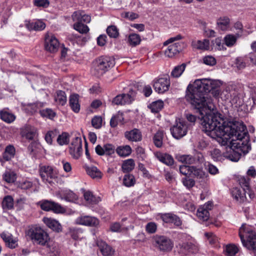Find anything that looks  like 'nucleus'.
Returning a JSON list of instances; mask_svg holds the SVG:
<instances>
[{
  "label": "nucleus",
  "mask_w": 256,
  "mask_h": 256,
  "mask_svg": "<svg viewBox=\"0 0 256 256\" xmlns=\"http://www.w3.org/2000/svg\"><path fill=\"white\" fill-rule=\"evenodd\" d=\"M202 124L208 136L216 139L222 146L230 147L226 157L230 160L238 161L242 154H246L251 149L248 130L243 123L235 122L222 124L214 118L206 117Z\"/></svg>",
  "instance_id": "obj_1"
},
{
  "label": "nucleus",
  "mask_w": 256,
  "mask_h": 256,
  "mask_svg": "<svg viewBox=\"0 0 256 256\" xmlns=\"http://www.w3.org/2000/svg\"><path fill=\"white\" fill-rule=\"evenodd\" d=\"M186 100L196 108L197 109L202 116V124L206 132V128L203 125L204 118L206 117L214 118L217 122H218L217 118L213 115L208 114L214 110V106L212 102L211 98L208 97L206 94L198 92V89L192 87L190 90L187 89L186 94Z\"/></svg>",
  "instance_id": "obj_2"
},
{
  "label": "nucleus",
  "mask_w": 256,
  "mask_h": 256,
  "mask_svg": "<svg viewBox=\"0 0 256 256\" xmlns=\"http://www.w3.org/2000/svg\"><path fill=\"white\" fill-rule=\"evenodd\" d=\"M114 65L115 60L114 58L108 56H100L93 62L92 73L96 76H100Z\"/></svg>",
  "instance_id": "obj_3"
},
{
  "label": "nucleus",
  "mask_w": 256,
  "mask_h": 256,
  "mask_svg": "<svg viewBox=\"0 0 256 256\" xmlns=\"http://www.w3.org/2000/svg\"><path fill=\"white\" fill-rule=\"evenodd\" d=\"M26 235L33 242L42 246H47L50 240L48 234L36 225L29 226L26 232Z\"/></svg>",
  "instance_id": "obj_4"
},
{
  "label": "nucleus",
  "mask_w": 256,
  "mask_h": 256,
  "mask_svg": "<svg viewBox=\"0 0 256 256\" xmlns=\"http://www.w3.org/2000/svg\"><path fill=\"white\" fill-rule=\"evenodd\" d=\"M239 236L242 245L249 250L256 252V234L247 230L246 224H242L239 230Z\"/></svg>",
  "instance_id": "obj_5"
},
{
  "label": "nucleus",
  "mask_w": 256,
  "mask_h": 256,
  "mask_svg": "<svg viewBox=\"0 0 256 256\" xmlns=\"http://www.w3.org/2000/svg\"><path fill=\"white\" fill-rule=\"evenodd\" d=\"M189 125L184 120H176L174 124L170 128L172 136L176 140H180L188 133Z\"/></svg>",
  "instance_id": "obj_6"
},
{
  "label": "nucleus",
  "mask_w": 256,
  "mask_h": 256,
  "mask_svg": "<svg viewBox=\"0 0 256 256\" xmlns=\"http://www.w3.org/2000/svg\"><path fill=\"white\" fill-rule=\"evenodd\" d=\"M39 172L41 178L45 182L51 184L53 180L58 178L57 170L50 166H40Z\"/></svg>",
  "instance_id": "obj_7"
},
{
  "label": "nucleus",
  "mask_w": 256,
  "mask_h": 256,
  "mask_svg": "<svg viewBox=\"0 0 256 256\" xmlns=\"http://www.w3.org/2000/svg\"><path fill=\"white\" fill-rule=\"evenodd\" d=\"M178 252L183 256H187L191 253H196L198 250V247L191 242L178 241L176 245Z\"/></svg>",
  "instance_id": "obj_8"
},
{
  "label": "nucleus",
  "mask_w": 256,
  "mask_h": 256,
  "mask_svg": "<svg viewBox=\"0 0 256 256\" xmlns=\"http://www.w3.org/2000/svg\"><path fill=\"white\" fill-rule=\"evenodd\" d=\"M192 87L198 89V92H200L204 94L210 92L213 88L211 82L206 79L196 80L192 84L190 83L188 84V90H190Z\"/></svg>",
  "instance_id": "obj_9"
},
{
  "label": "nucleus",
  "mask_w": 256,
  "mask_h": 256,
  "mask_svg": "<svg viewBox=\"0 0 256 256\" xmlns=\"http://www.w3.org/2000/svg\"><path fill=\"white\" fill-rule=\"evenodd\" d=\"M155 246L162 251H170L173 248V243L168 238L164 236H156L154 238Z\"/></svg>",
  "instance_id": "obj_10"
},
{
  "label": "nucleus",
  "mask_w": 256,
  "mask_h": 256,
  "mask_svg": "<svg viewBox=\"0 0 256 256\" xmlns=\"http://www.w3.org/2000/svg\"><path fill=\"white\" fill-rule=\"evenodd\" d=\"M170 84V78L167 76L155 78L152 82L153 88L158 94H163L168 91Z\"/></svg>",
  "instance_id": "obj_11"
},
{
  "label": "nucleus",
  "mask_w": 256,
  "mask_h": 256,
  "mask_svg": "<svg viewBox=\"0 0 256 256\" xmlns=\"http://www.w3.org/2000/svg\"><path fill=\"white\" fill-rule=\"evenodd\" d=\"M136 92L130 89L128 94H122L116 96L112 100V103L116 105L130 104L134 100Z\"/></svg>",
  "instance_id": "obj_12"
},
{
  "label": "nucleus",
  "mask_w": 256,
  "mask_h": 256,
  "mask_svg": "<svg viewBox=\"0 0 256 256\" xmlns=\"http://www.w3.org/2000/svg\"><path fill=\"white\" fill-rule=\"evenodd\" d=\"M45 49L50 52H56L60 47V42L52 34H46L45 36Z\"/></svg>",
  "instance_id": "obj_13"
},
{
  "label": "nucleus",
  "mask_w": 256,
  "mask_h": 256,
  "mask_svg": "<svg viewBox=\"0 0 256 256\" xmlns=\"http://www.w3.org/2000/svg\"><path fill=\"white\" fill-rule=\"evenodd\" d=\"M82 152V140L80 137L76 136L70 146V154L74 159H78Z\"/></svg>",
  "instance_id": "obj_14"
},
{
  "label": "nucleus",
  "mask_w": 256,
  "mask_h": 256,
  "mask_svg": "<svg viewBox=\"0 0 256 256\" xmlns=\"http://www.w3.org/2000/svg\"><path fill=\"white\" fill-rule=\"evenodd\" d=\"M40 208L45 211L52 210L56 213L64 212L65 210L60 204L48 200L40 202Z\"/></svg>",
  "instance_id": "obj_15"
},
{
  "label": "nucleus",
  "mask_w": 256,
  "mask_h": 256,
  "mask_svg": "<svg viewBox=\"0 0 256 256\" xmlns=\"http://www.w3.org/2000/svg\"><path fill=\"white\" fill-rule=\"evenodd\" d=\"M76 223L80 225L96 226L99 224V220L97 218L94 216H80L76 218Z\"/></svg>",
  "instance_id": "obj_16"
},
{
  "label": "nucleus",
  "mask_w": 256,
  "mask_h": 256,
  "mask_svg": "<svg viewBox=\"0 0 256 256\" xmlns=\"http://www.w3.org/2000/svg\"><path fill=\"white\" fill-rule=\"evenodd\" d=\"M0 236L8 248L14 249L18 246L17 238H14L11 234L8 232H3Z\"/></svg>",
  "instance_id": "obj_17"
},
{
  "label": "nucleus",
  "mask_w": 256,
  "mask_h": 256,
  "mask_svg": "<svg viewBox=\"0 0 256 256\" xmlns=\"http://www.w3.org/2000/svg\"><path fill=\"white\" fill-rule=\"evenodd\" d=\"M96 153L99 156H110L114 153L116 150L114 146L110 144H106L103 146L98 145L95 148Z\"/></svg>",
  "instance_id": "obj_18"
},
{
  "label": "nucleus",
  "mask_w": 256,
  "mask_h": 256,
  "mask_svg": "<svg viewBox=\"0 0 256 256\" xmlns=\"http://www.w3.org/2000/svg\"><path fill=\"white\" fill-rule=\"evenodd\" d=\"M180 174L188 176L193 174L197 176H201L202 172L200 168H198L194 166H188L186 165L180 166Z\"/></svg>",
  "instance_id": "obj_19"
},
{
  "label": "nucleus",
  "mask_w": 256,
  "mask_h": 256,
  "mask_svg": "<svg viewBox=\"0 0 256 256\" xmlns=\"http://www.w3.org/2000/svg\"><path fill=\"white\" fill-rule=\"evenodd\" d=\"M184 43L177 42L170 45L165 50V55L169 58H172L178 54L182 49Z\"/></svg>",
  "instance_id": "obj_20"
},
{
  "label": "nucleus",
  "mask_w": 256,
  "mask_h": 256,
  "mask_svg": "<svg viewBox=\"0 0 256 256\" xmlns=\"http://www.w3.org/2000/svg\"><path fill=\"white\" fill-rule=\"evenodd\" d=\"M124 135L126 138L130 142H138L142 140V132L137 128L126 131Z\"/></svg>",
  "instance_id": "obj_21"
},
{
  "label": "nucleus",
  "mask_w": 256,
  "mask_h": 256,
  "mask_svg": "<svg viewBox=\"0 0 256 256\" xmlns=\"http://www.w3.org/2000/svg\"><path fill=\"white\" fill-rule=\"evenodd\" d=\"M212 207V204L208 202L204 206L200 207L198 210L196 215L198 218L202 221L207 220L210 217L208 210H210Z\"/></svg>",
  "instance_id": "obj_22"
},
{
  "label": "nucleus",
  "mask_w": 256,
  "mask_h": 256,
  "mask_svg": "<svg viewBox=\"0 0 256 256\" xmlns=\"http://www.w3.org/2000/svg\"><path fill=\"white\" fill-rule=\"evenodd\" d=\"M96 244L103 256H112L114 254V250L105 242L100 240Z\"/></svg>",
  "instance_id": "obj_23"
},
{
  "label": "nucleus",
  "mask_w": 256,
  "mask_h": 256,
  "mask_svg": "<svg viewBox=\"0 0 256 256\" xmlns=\"http://www.w3.org/2000/svg\"><path fill=\"white\" fill-rule=\"evenodd\" d=\"M72 20L74 22H78L90 23L91 21L90 16L85 14L82 11L74 12L72 16Z\"/></svg>",
  "instance_id": "obj_24"
},
{
  "label": "nucleus",
  "mask_w": 256,
  "mask_h": 256,
  "mask_svg": "<svg viewBox=\"0 0 256 256\" xmlns=\"http://www.w3.org/2000/svg\"><path fill=\"white\" fill-rule=\"evenodd\" d=\"M162 220L166 223L174 224L176 226H180L182 222L180 218L176 215L172 213H166L161 216Z\"/></svg>",
  "instance_id": "obj_25"
},
{
  "label": "nucleus",
  "mask_w": 256,
  "mask_h": 256,
  "mask_svg": "<svg viewBox=\"0 0 256 256\" xmlns=\"http://www.w3.org/2000/svg\"><path fill=\"white\" fill-rule=\"evenodd\" d=\"M21 135L28 140H32L36 134V129L30 126H25L21 128Z\"/></svg>",
  "instance_id": "obj_26"
},
{
  "label": "nucleus",
  "mask_w": 256,
  "mask_h": 256,
  "mask_svg": "<svg viewBox=\"0 0 256 256\" xmlns=\"http://www.w3.org/2000/svg\"><path fill=\"white\" fill-rule=\"evenodd\" d=\"M16 154V149L11 144H9L5 148L4 152L2 153V158L0 160L2 165H4V160L8 161L14 158Z\"/></svg>",
  "instance_id": "obj_27"
},
{
  "label": "nucleus",
  "mask_w": 256,
  "mask_h": 256,
  "mask_svg": "<svg viewBox=\"0 0 256 256\" xmlns=\"http://www.w3.org/2000/svg\"><path fill=\"white\" fill-rule=\"evenodd\" d=\"M44 222L49 228L57 232H60L62 230V226L58 221L50 218H44L42 220Z\"/></svg>",
  "instance_id": "obj_28"
},
{
  "label": "nucleus",
  "mask_w": 256,
  "mask_h": 256,
  "mask_svg": "<svg viewBox=\"0 0 256 256\" xmlns=\"http://www.w3.org/2000/svg\"><path fill=\"white\" fill-rule=\"evenodd\" d=\"M155 156L160 162L168 166H172L174 163V160L172 156L166 153L156 152Z\"/></svg>",
  "instance_id": "obj_29"
},
{
  "label": "nucleus",
  "mask_w": 256,
  "mask_h": 256,
  "mask_svg": "<svg viewBox=\"0 0 256 256\" xmlns=\"http://www.w3.org/2000/svg\"><path fill=\"white\" fill-rule=\"evenodd\" d=\"M192 46L198 50H208L210 48V41L207 39H204L203 40H192Z\"/></svg>",
  "instance_id": "obj_30"
},
{
  "label": "nucleus",
  "mask_w": 256,
  "mask_h": 256,
  "mask_svg": "<svg viewBox=\"0 0 256 256\" xmlns=\"http://www.w3.org/2000/svg\"><path fill=\"white\" fill-rule=\"evenodd\" d=\"M0 118L4 122L10 124L16 120V116L14 114L8 112L6 108L0 110Z\"/></svg>",
  "instance_id": "obj_31"
},
{
  "label": "nucleus",
  "mask_w": 256,
  "mask_h": 256,
  "mask_svg": "<svg viewBox=\"0 0 256 256\" xmlns=\"http://www.w3.org/2000/svg\"><path fill=\"white\" fill-rule=\"evenodd\" d=\"M70 106L72 110L75 112H79L80 104L78 102V95L73 94L70 95L69 100Z\"/></svg>",
  "instance_id": "obj_32"
},
{
  "label": "nucleus",
  "mask_w": 256,
  "mask_h": 256,
  "mask_svg": "<svg viewBox=\"0 0 256 256\" xmlns=\"http://www.w3.org/2000/svg\"><path fill=\"white\" fill-rule=\"evenodd\" d=\"M84 200L90 204H97L101 200L100 197L94 196L90 191L84 192Z\"/></svg>",
  "instance_id": "obj_33"
},
{
  "label": "nucleus",
  "mask_w": 256,
  "mask_h": 256,
  "mask_svg": "<svg viewBox=\"0 0 256 256\" xmlns=\"http://www.w3.org/2000/svg\"><path fill=\"white\" fill-rule=\"evenodd\" d=\"M124 114L122 112H118L113 116L110 120V126L112 128L116 127L119 124H124Z\"/></svg>",
  "instance_id": "obj_34"
},
{
  "label": "nucleus",
  "mask_w": 256,
  "mask_h": 256,
  "mask_svg": "<svg viewBox=\"0 0 256 256\" xmlns=\"http://www.w3.org/2000/svg\"><path fill=\"white\" fill-rule=\"evenodd\" d=\"M26 27L30 30H42L45 28L46 24L40 20H37L27 24Z\"/></svg>",
  "instance_id": "obj_35"
},
{
  "label": "nucleus",
  "mask_w": 256,
  "mask_h": 256,
  "mask_svg": "<svg viewBox=\"0 0 256 256\" xmlns=\"http://www.w3.org/2000/svg\"><path fill=\"white\" fill-rule=\"evenodd\" d=\"M116 151L120 156L126 157L131 154L132 150L130 146L126 145L118 146Z\"/></svg>",
  "instance_id": "obj_36"
},
{
  "label": "nucleus",
  "mask_w": 256,
  "mask_h": 256,
  "mask_svg": "<svg viewBox=\"0 0 256 256\" xmlns=\"http://www.w3.org/2000/svg\"><path fill=\"white\" fill-rule=\"evenodd\" d=\"M176 158L178 162L186 164H194L193 156L190 154H180L176 156Z\"/></svg>",
  "instance_id": "obj_37"
},
{
  "label": "nucleus",
  "mask_w": 256,
  "mask_h": 256,
  "mask_svg": "<svg viewBox=\"0 0 256 256\" xmlns=\"http://www.w3.org/2000/svg\"><path fill=\"white\" fill-rule=\"evenodd\" d=\"M86 170L87 174L93 178H100L102 176L101 172L96 166H86Z\"/></svg>",
  "instance_id": "obj_38"
},
{
  "label": "nucleus",
  "mask_w": 256,
  "mask_h": 256,
  "mask_svg": "<svg viewBox=\"0 0 256 256\" xmlns=\"http://www.w3.org/2000/svg\"><path fill=\"white\" fill-rule=\"evenodd\" d=\"M4 210H10L14 208V199L11 196H6L3 198L2 203Z\"/></svg>",
  "instance_id": "obj_39"
},
{
  "label": "nucleus",
  "mask_w": 256,
  "mask_h": 256,
  "mask_svg": "<svg viewBox=\"0 0 256 256\" xmlns=\"http://www.w3.org/2000/svg\"><path fill=\"white\" fill-rule=\"evenodd\" d=\"M231 194L234 198L240 202H242L245 199L244 194H242L241 190L238 188H234L231 190Z\"/></svg>",
  "instance_id": "obj_40"
},
{
  "label": "nucleus",
  "mask_w": 256,
  "mask_h": 256,
  "mask_svg": "<svg viewBox=\"0 0 256 256\" xmlns=\"http://www.w3.org/2000/svg\"><path fill=\"white\" fill-rule=\"evenodd\" d=\"M230 20L228 16H222L217 20V25L222 30H226L230 26Z\"/></svg>",
  "instance_id": "obj_41"
},
{
  "label": "nucleus",
  "mask_w": 256,
  "mask_h": 256,
  "mask_svg": "<svg viewBox=\"0 0 256 256\" xmlns=\"http://www.w3.org/2000/svg\"><path fill=\"white\" fill-rule=\"evenodd\" d=\"M250 178L248 176H241L238 178V183L246 192H250Z\"/></svg>",
  "instance_id": "obj_42"
},
{
  "label": "nucleus",
  "mask_w": 256,
  "mask_h": 256,
  "mask_svg": "<svg viewBox=\"0 0 256 256\" xmlns=\"http://www.w3.org/2000/svg\"><path fill=\"white\" fill-rule=\"evenodd\" d=\"M134 166L135 163L134 160L130 158L124 162L122 168L124 172H129L134 168Z\"/></svg>",
  "instance_id": "obj_43"
},
{
  "label": "nucleus",
  "mask_w": 256,
  "mask_h": 256,
  "mask_svg": "<svg viewBox=\"0 0 256 256\" xmlns=\"http://www.w3.org/2000/svg\"><path fill=\"white\" fill-rule=\"evenodd\" d=\"M141 42L140 36L136 34H131L128 38V43L132 46H136L140 44Z\"/></svg>",
  "instance_id": "obj_44"
},
{
  "label": "nucleus",
  "mask_w": 256,
  "mask_h": 256,
  "mask_svg": "<svg viewBox=\"0 0 256 256\" xmlns=\"http://www.w3.org/2000/svg\"><path fill=\"white\" fill-rule=\"evenodd\" d=\"M82 233V230L76 227H70L68 228V234H69L74 240H78L80 234Z\"/></svg>",
  "instance_id": "obj_45"
},
{
  "label": "nucleus",
  "mask_w": 256,
  "mask_h": 256,
  "mask_svg": "<svg viewBox=\"0 0 256 256\" xmlns=\"http://www.w3.org/2000/svg\"><path fill=\"white\" fill-rule=\"evenodd\" d=\"M54 99L59 104L64 106L66 102V96L65 92L61 90H58Z\"/></svg>",
  "instance_id": "obj_46"
},
{
  "label": "nucleus",
  "mask_w": 256,
  "mask_h": 256,
  "mask_svg": "<svg viewBox=\"0 0 256 256\" xmlns=\"http://www.w3.org/2000/svg\"><path fill=\"white\" fill-rule=\"evenodd\" d=\"M186 64L184 63L174 67L171 72V76L174 78L180 77L185 70Z\"/></svg>",
  "instance_id": "obj_47"
},
{
  "label": "nucleus",
  "mask_w": 256,
  "mask_h": 256,
  "mask_svg": "<svg viewBox=\"0 0 256 256\" xmlns=\"http://www.w3.org/2000/svg\"><path fill=\"white\" fill-rule=\"evenodd\" d=\"M136 183L134 176L131 174H126L124 176L123 178V184L126 187L134 186Z\"/></svg>",
  "instance_id": "obj_48"
},
{
  "label": "nucleus",
  "mask_w": 256,
  "mask_h": 256,
  "mask_svg": "<svg viewBox=\"0 0 256 256\" xmlns=\"http://www.w3.org/2000/svg\"><path fill=\"white\" fill-rule=\"evenodd\" d=\"M238 37V34L237 36L233 34H227L224 38V44L228 47H232L236 44Z\"/></svg>",
  "instance_id": "obj_49"
},
{
  "label": "nucleus",
  "mask_w": 256,
  "mask_h": 256,
  "mask_svg": "<svg viewBox=\"0 0 256 256\" xmlns=\"http://www.w3.org/2000/svg\"><path fill=\"white\" fill-rule=\"evenodd\" d=\"M2 178L8 183H12L16 180V176L14 172L8 170L3 174Z\"/></svg>",
  "instance_id": "obj_50"
},
{
  "label": "nucleus",
  "mask_w": 256,
  "mask_h": 256,
  "mask_svg": "<svg viewBox=\"0 0 256 256\" xmlns=\"http://www.w3.org/2000/svg\"><path fill=\"white\" fill-rule=\"evenodd\" d=\"M164 107V102L161 100H158L152 102L149 108L152 112L154 113H158L162 110Z\"/></svg>",
  "instance_id": "obj_51"
},
{
  "label": "nucleus",
  "mask_w": 256,
  "mask_h": 256,
  "mask_svg": "<svg viewBox=\"0 0 256 256\" xmlns=\"http://www.w3.org/2000/svg\"><path fill=\"white\" fill-rule=\"evenodd\" d=\"M73 28L75 30L78 32L80 34H86L90 30V29L88 26L84 24L82 22L80 23L76 22L74 24Z\"/></svg>",
  "instance_id": "obj_52"
},
{
  "label": "nucleus",
  "mask_w": 256,
  "mask_h": 256,
  "mask_svg": "<svg viewBox=\"0 0 256 256\" xmlns=\"http://www.w3.org/2000/svg\"><path fill=\"white\" fill-rule=\"evenodd\" d=\"M164 132L162 130H158L154 134L153 140L154 145L158 148H160L162 144Z\"/></svg>",
  "instance_id": "obj_53"
},
{
  "label": "nucleus",
  "mask_w": 256,
  "mask_h": 256,
  "mask_svg": "<svg viewBox=\"0 0 256 256\" xmlns=\"http://www.w3.org/2000/svg\"><path fill=\"white\" fill-rule=\"evenodd\" d=\"M106 33L112 38H116L119 36L118 30L115 26H108L106 28Z\"/></svg>",
  "instance_id": "obj_54"
},
{
  "label": "nucleus",
  "mask_w": 256,
  "mask_h": 256,
  "mask_svg": "<svg viewBox=\"0 0 256 256\" xmlns=\"http://www.w3.org/2000/svg\"><path fill=\"white\" fill-rule=\"evenodd\" d=\"M29 206V204L27 200L24 198H20L17 200L16 206L18 210H21L25 209Z\"/></svg>",
  "instance_id": "obj_55"
},
{
  "label": "nucleus",
  "mask_w": 256,
  "mask_h": 256,
  "mask_svg": "<svg viewBox=\"0 0 256 256\" xmlns=\"http://www.w3.org/2000/svg\"><path fill=\"white\" fill-rule=\"evenodd\" d=\"M69 142V134L67 132H62V134L58 136L57 138L58 144L62 146L68 144Z\"/></svg>",
  "instance_id": "obj_56"
},
{
  "label": "nucleus",
  "mask_w": 256,
  "mask_h": 256,
  "mask_svg": "<svg viewBox=\"0 0 256 256\" xmlns=\"http://www.w3.org/2000/svg\"><path fill=\"white\" fill-rule=\"evenodd\" d=\"M40 115L43 117H46L50 119H53L56 116V114L52 109L46 108L40 111Z\"/></svg>",
  "instance_id": "obj_57"
},
{
  "label": "nucleus",
  "mask_w": 256,
  "mask_h": 256,
  "mask_svg": "<svg viewBox=\"0 0 256 256\" xmlns=\"http://www.w3.org/2000/svg\"><path fill=\"white\" fill-rule=\"evenodd\" d=\"M238 249L234 244H228L226 246L225 251L228 256H234L238 252Z\"/></svg>",
  "instance_id": "obj_58"
},
{
  "label": "nucleus",
  "mask_w": 256,
  "mask_h": 256,
  "mask_svg": "<svg viewBox=\"0 0 256 256\" xmlns=\"http://www.w3.org/2000/svg\"><path fill=\"white\" fill-rule=\"evenodd\" d=\"M64 198L66 201L74 202L78 199L77 196L71 190H66L64 194Z\"/></svg>",
  "instance_id": "obj_59"
},
{
  "label": "nucleus",
  "mask_w": 256,
  "mask_h": 256,
  "mask_svg": "<svg viewBox=\"0 0 256 256\" xmlns=\"http://www.w3.org/2000/svg\"><path fill=\"white\" fill-rule=\"evenodd\" d=\"M204 236L210 244H216L218 242V237L212 232H206Z\"/></svg>",
  "instance_id": "obj_60"
},
{
  "label": "nucleus",
  "mask_w": 256,
  "mask_h": 256,
  "mask_svg": "<svg viewBox=\"0 0 256 256\" xmlns=\"http://www.w3.org/2000/svg\"><path fill=\"white\" fill-rule=\"evenodd\" d=\"M157 230V225L154 222H148L146 226V230L150 234H154Z\"/></svg>",
  "instance_id": "obj_61"
},
{
  "label": "nucleus",
  "mask_w": 256,
  "mask_h": 256,
  "mask_svg": "<svg viewBox=\"0 0 256 256\" xmlns=\"http://www.w3.org/2000/svg\"><path fill=\"white\" fill-rule=\"evenodd\" d=\"M92 124L96 128H100L102 125V118L100 116H95L92 120Z\"/></svg>",
  "instance_id": "obj_62"
},
{
  "label": "nucleus",
  "mask_w": 256,
  "mask_h": 256,
  "mask_svg": "<svg viewBox=\"0 0 256 256\" xmlns=\"http://www.w3.org/2000/svg\"><path fill=\"white\" fill-rule=\"evenodd\" d=\"M204 63L206 65L212 66L216 64L215 58L210 56H206L203 58Z\"/></svg>",
  "instance_id": "obj_63"
},
{
  "label": "nucleus",
  "mask_w": 256,
  "mask_h": 256,
  "mask_svg": "<svg viewBox=\"0 0 256 256\" xmlns=\"http://www.w3.org/2000/svg\"><path fill=\"white\" fill-rule=\"evenodd\" d=\"M235 64L239 70L243 69L246 66V63L244 58L239 57L236 58Z\"/></svg>",
  "instance_id": "obj_64"
}]
</instances>
